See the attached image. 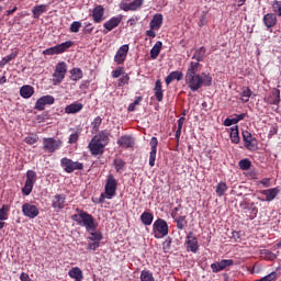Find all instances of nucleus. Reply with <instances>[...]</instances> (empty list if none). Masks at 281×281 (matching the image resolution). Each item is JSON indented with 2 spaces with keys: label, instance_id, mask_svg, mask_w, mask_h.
<instances>
[{
  "label": "nucleus",
  "instance_id": "5701e85b",
  "mask_svg": "<svg viewBox=\"0 0 281 281\" xmlns=\"http://www.w3.org/2000/svg\"><path fill=\"white\" fill-rule=\"evenodd\" d=\"M85 109V105L82 103L74 102L65 108V113L68 115H74L76 113H80Z\"/></svg>",
  "mask_w": 281,
  "mask_h": 281
},
{
  "label": "nucleus",
  "instance_id": "f8f14e48",
  "mask_svg": "<svg viewBox=\"0 0 281 281\" xmlns=\"http://www.w3.org/2000/svg\"><path fill=\"white\" fill-rule=\"evenodd\" d=\"M149 146L151 148L149 151V166L150 168H155V161H157V146H159V140L157 137H151Z\"/></svg>",
  "mask_w": 281,
  "mask_h": 281
},
{
  "label": "nucleus",
  "instance_id": "473e14b6",
  "mask_svg": "<svg viewBox=\"0 0 281 281\" xmlns=\"http://www.w3.org/2000/svg\"><path fill=\"white\" fill-rule=\"evenodd\" d=\"M162 43L160 41L156 42V44L153 46V48L150 49V58L153 60L157 59V57L159 56V54H161V47H162Z\"/></svg>",
  "mask_w": 281,
  "mask_h": 281
},
{
  "label": "nucleus",
  "instance_id": "39448f33",
  "mask_svg": "<svg viewBox=\"0 0 281 281\" xmlns=\"http://www.w3.org/2000/svg\"><path fill=\"white\" fill-rule=\"evenodd\" d=\"M168 222L164 218H158L153 224L154 238H164L168 236Z\"/></svg>",
  "mask_w": 281,
  "mask_h": 281
},
{
  "label": "nucleus",
  "instance_id": "8fccbe9b",
  "mask_svg": "<svg viewBox=\"0 0 281 281\" xmlns=\"http://www.w3.org/2000/svg\"><path fill=\"white\" fill-rule=\"evenodd\" d=\"M272 10L274 14H278V16H281V1L274 0L272 2Z\"/></svg>",
  "mask_w": 281,
  "mask_h": 281
},
{
  "label": "nucleus",
  "instance_id": "9d476101",
  "mask_svg": "<svg viewBox=\"0 0 281 281\" xmlns=\"http://www.w3.org/2000/svg\"><path fill=\"white\" fill-rule=\"evenodd\" d=\"M22 214L23 216H26V218H36L41 214V211L38 210V206L26 202L22 205Z\"/></svg>",
  "mask_w": 281,
  "mask_h": 281
},
{
  "label": "nucleus",
  "instance_id": "0e129e2a",
  "mask_svg": "<svg viewBox=\"0 0 281 281\" xmlns=\"http://www.w3.org/2000/svg\"><path fill=\"white\" fill-rule=\"evenodd\" d=\"M20 280L21 281H31L32 279L30 278V274L25 273V272H22L20 274Z\"/></svg>",
  "mask_w": 281,
  "mask_h": 281
},
{
  "label": "nucleus",
  "instance_id": "b1692460",
  "mask_svg": "<svg viewBox=\"0 0 281 281\" xmlns=\"http://www.w3.org/2000/svg\"><path fill=\"white\" fill-rule=\"evenodd\" d=\"M117 144L121 146V148H133V146H135V140L132 138V136L124 135L117 139Z\"/></svg>",
  "mask_w": 281,
  "mask_h": 281
},
{
  "label": "nucleus",
  "instance_id": "37998d69",
  "mask_svg": "<svg viewBox=\"0 0 281 281\" xmlns=\"http://www.w3.org/2000/svg\"><path fill=\"white\" fill-rule=\"evenodd\" d=\"M251 89L249 88V87H247V88H243V91H241V93H240V97H241V101L244 102V103H247V102H249V98H251Z\"/></svg>",
  "mask_w": 281,
  "mask_h": 281
},
{
  "label": "nucleus",
  "instance_id": "f03ea898",
  "mask_svg": "<svg viewBox=\"0 0 281 281\" xmlns=\"http://www.w3.org/2000/svg\"><path fill=\"white\" fill-rule=\"evenodd\" d=\"M76 212L77 214L71 215V221L77 223V225H80V227H85L86 232L98 229V224L95 223L93 215L80 209H76Z\"/></svg>",
  "mask_w": 281,
  "mask_h": 281
},
{
  "label": "nucleus",
  "instance_id": "a211bd4d",
  "mask_svg": "<svg viewBox=\"0 0 281 281\" xmlns=\"http://www.w3.org/2000/svg\"><path fill=\"white\" fill-rule=\"evenodd\" d=\"M188 251H192V254H196L199 251V239L189 233L186 240Z\"/></svg>",
  "mask_w": 281,
  "mask_h": 281
},
{
  "label": "nucleus",
  "instance_id": "4be33fe9",
  "mask_svg": "<svg viewBox=\"0 0 281 281\" xmlns=\"http://www.w3.org/2000/svg\"><path fill=\"white\" fill-rule=\"evenodd\" d=\"M111 134L106 130H103V131L99 132L98 135L93 136L92 139L98 142L99 144H102L103 146H109V136Z\"/></svg>",
  "mask_w": 281,
  "mask_h": 281
},
{
  "label": "nucleus",
  "instance_id": "c9c22d12",
  "mask_svg": "<svg viewBox=\"0 0 281 281\" xmlns=\"http://www.w3.org/2000/svg\"><path fill=\"white\" fill-rule=\"evenodd\" d=\"M231 142L233 144H240V136L238 134V125L231 128Z\"/></svg>",
  "mask_w": 281,
  "mask_h": 281
},
{
  "label": "nucleus",
  "instance_id": "c85d7f7f",
  "mask_svg": "<svg viewBox=\"0 0 281 281\" xmlns=\"http://www.w3.org/2000/svg\"><path fill=\"white\" fill-rule=\"evenodd\" d=\"M173 223L178 229L183 231L184 227H188V220L186 215H178L173 217Z\"/></svg>",
  "mask_w": 281,
  "mask_h": 281
},
{
  "label": "nucleus",
  "instance_id": "20e7f679",
  "mask_svg": "<svg viewBox=\"0 0 281 281\" xmlns=\"http://www.w3.org/2000/svg\"><path fill=\"white\" fill-rule=\"evenodd\" d=\"M60 167L65 172L71 175L76 170H85V165L80 161H74L71 158L64 157L60 159Z\"/></svg>",
  "mask_w": 281,
  "mask_h": 281
},
{
  "label": "nucleus",
  "instance_id": "393cba45",
  "mask_svg": "<svg viewBox=\"0 0 281 281\" xmlns=\"http://www.w3.org/2000/svg\"><path fill=\"white\" fill-rule=\"evenodd\" d=\"M69 278L75 281H82L85 280V274L82 273V269L79 267H74L68 271Z\"/></svg>",
  "mask_w": 281,
  "mask_h": 281
},
{
  "label": "nucleus",
  "instance_id": "864d4df0",
  "mask_svg": "<svg viewBox=\"0 0 281 281\" xmlns=\"http://www.w3.org/2000/svg\"><path fill=\"white\" fill-rule=\"evenodd\" d=\"M139 21V15H133L132 18H130L127 20V25H130V27H135V25H137Z\"/></svg>",
  "mask_w": 281,
  "mask_h": 281
},
{
  "label": "nucleus",
  "instance_id": "58836bf2",
  "mask_svg": "<svg viewBox=\"0 0 281 281\" xmlns=\"http://www.w3.org/2000/svg\"><path fill=\"white\" fill-rule=\"evenodd\" d=\"M113 166L116 172H122L124 168H126V161L122 160L121 158H115L113 161Z\"/></svg>",
  "mask_w": 281,
  "mask_h": 281
},
{
  "label": "nucleus",
  "instance_id": "0eeeda50",
  "mask_svg": "<svg viewBox=\"0 0 281 281\" xmlns=\"http://www.w3.org/2000/svg\"><path fill=\"white\" fill-rule=\"evenodd\" d=\"M60 148H63V140L54 137L43 138V150H45V153H56V150H60Z\"/></svg>",
  "mask_w": 281,
  "mask_h": 281
},
{
  "label": "nucleus",
  "instance_id": "a878e982",
  "mask_svg": "<svg viewBox=\"0 0 281 281\" xmlns=\"http://www.w3.org/2000/svg\"><path fill=\"white\" fill-rule=\"evenodd\" d=\"M173 80L181 81L183 80V72L179 70L171 71L165 79L166 85H171Z\"/></svg>",
  "mask_w": 281,
  "mask_h": 281
},
{
  "label": "nucleus",
  "instance_id": "ea45409f",
  "mask_svg": "<svg viewBox=\"0 0 281 281\" xmlns=\"http://www.w3.org/2000/svg\"><path fill=\"white\" fill-rule=\"evenodd\" d=\"M71 74V80H74L75 82H78V80H82V69L80 68H74L70 70Z\"/></svg>",
  "mask_w": 281,
  "mask_h": 281
},
{
  "label": "nucleus",
  "instance_id": "79ce46f5",
  "mask_svg": "<svg viewBox=\"0 0 281 281\" xmlns=\"http://www.w3.org/2000/svg\"><path fill=\"white\" fill-rule=\"evenodd\" d=\"M140 281H155V277L150 270H143L140 272Z\"/></svg>",
  "mask_w": 281,
  "mask_h": 281
},
{
  "label": "nucleus",
  "instance_id": "a19ab883",
  "mask_svg": "<svg viewBox=\"0 0 281 281\" xmlns=\"http://www.w3.org/2000/svg\"><path fill=\"white\" fill-rule=\"evenodd\" d=\"M10 214V205L4 204L0 209V221H8V215Z\"/></svg>",
  "mask_w": 281,
  "mask_h": 281
},
{
  "label": "nucleus",
  "instance_id": "e2e57ef3",
  "mask_svg": "<svg viewBox=\"0 0 281 281\" xmlns=\"http://www.w3.org/2000/svg\"><path fill=\"white\" fill-rule=\"evenodd\" d=\"M157 30H153V29H149L148 31H146V36H148L149 38H155L157 36Z\"/></svg>",
  "mask_w": 281,
  "mask_h": 281
},
{
  "label": "nucleus",
  "instance_id": "338daca9",
  "mask_svg": "<svg viewBox=\"0 0 281 281\" xmlns=\"http://www.w3.org/2000/svg\"><path fill=\"white\" fill-rule=\"evenodd\" d=\"M233 124H236V121H234V119H226L224 121V126H233Z\"/></svg>",
  "mask_w": 281,
  "mask_h": 281
},
{
  "label": "nucleus",
  "instance_id": "dca6fc26",
  "mask_svg": "<svg viewBox=\"0 0 281 281\" xmlns=\"http://www.w3.org/2000/svg\"><path fill=\"white\" fill-rule=\"evenodd\" d=\"M234 266V260L232 259H223L220 262H214L211 265V269L213 273H218L221 271H225L227 267H233Z\"/></svg>",
  "mask_w": 281,
  "mask_h": 281
},
{
  "label": "nucleus",
  "instance_id": "69168bd1",
  "mask_svg": "<svg viewBox=\"0 0 281 281\" xmlns=\"http://www.w3.org/2000/svg\"><path fill=\"white\" fill-rule=\"evenodd\" d=\"M16 58V53H11L10 55L5 56V63H11V60H14Z\"/></svg>",
  "mask_w": 281,
  "mask_h": 281
},
{
  "label": "nucleus",
  "instance_id": "c756f323",
  "mask_svg": "<svg viewBox=\"0 0 281 281\" xmlns=\"http://www.w3.org/2000/svg\"><path fill=\"white\" fill-rule=\"evenodd\" d=\"M155 97L157 102L164 101V89L161 88V80H157L154 88Z\"/></svg>",
  "mask_w": 281,
  "mask_h": 281
},
{
  "label": "nucleus",
  "instance_id": "cd10ccee",
  "mask_svg": "<svg viewBox=\"0 0 281 281\" xmlns=\"http://www.w3.org/2000/svg\"><path fill=\"white\" fill-rule=\"evenodd\" d=\"M261 194L266 196V201L271 202L273 201V199H276V196H278V194H280V189L278 188L267 189L261 191Z\"/></svg>",
  "mask_w": 281,
  "mask_h": 281
},
{
  "label": "nucleus",
  "instance_id": "6e6552de",
  "mask_svg": "<svg viewBox=\"0 0 281 281\" xmlns=\"http://www.w3.org/2000/svg\"><path fill=\"white\" fill-rule=\"evenodd\" d=\"M65 76H67V63L59 61L55 66V71L53 74V82L54 85H60L65 80Z\"/></svg>",
  "mask_w": 281,
  "mask_h": 281
},
{
  "label": "nucleus",
  "instance_id": "423d86ee",
  "mask_svg": "<svg viewBox=\"0 0 281 281\" xmlns=\"http://www.w3.org/2000/svg\"><path fill=\"white\" fill-rule=\"evenodd\" d=\"M74 47V43L71 41L64 42L59 45L46 48L43 54L44 56H55L58 54H65L67 49Z\"/></svg>",
  "mask_w": 281,
  "mask_h": 281
},
{
  "label": "nucleus",
  "instance_id": "680f3d73",
  "mask_svg": "<svg viewBox=\"0 0 281 281\" xmlns=\"http://www.w3.org/2000/svg\"><path fill=\"white\" fill-rule=\"evenodd\" d=\"M245 117H247V113H241V114L235 115L233 120L235 121V124H238V122H240L241 120H245Z\"/></svg>",
  "mask_w": 281,
  "mask_h": 281
},
{
  "label": "nucleus",
  "instance_id": "e433bc0d",
  "mask_svg": "<svg viewBox=\"0 0 281 281\" xmlns=\"http://www.w3.org/2000/svg\"><path fill=\"white\" fill-rule=\"evenodd\" d=\"M87 232L91 236V237H88V240H93L95 243H100V240H102V233H100V231L92 229Z\"/></svg>",
  "mask_w": 281,
  "mask_h": 281
},
{
  "label": "nucleus",
  "instance_id": "f3484780",
  "mask_svg": "<svg viewBox=\"0 0 281 281\" xmlns=\"http://www.w3.org/2000/svg\"><path fill=\"white\" fill-rule=\"evenodd\" d=\"M54 102H56V99L53 95H43L36 101L35 109L37 111H45V106H47V104H54Z\"/></svg>",
  "mask_w": 281,
  "mask_h": 281
},
{
  "label": "nucleus",
  "instance_id": "ddd939ff",
  "mask_svg": "<svg viewBox=\"0 0 281 281\" xmlns=\"http://www.w3.org/2000/svg\"><path fill=\"white\" fill-rule=\"evenodd\" d=\"M122 19H124L123 15H117V16L111 18L108 22H105L103 24V27L105 29L103 31V34H109V32H113L115 27H119L120 23H122Z\"/></svg>",
  "mask_w": 281,
  "mask_h": 281
},
{
  "label": "nucleus",
  "instance_id": "aec40b11",
  "mask_svg": "<svg viewBox=\"0 0 281 281\" xmlns=\"http://www.w3.org/2000/svg\"><path fill=\"white\" fill-rule=\"evenodd\" d=\"M66 202L67 196H65V194H56L53 198L52 207H54V210H63Z\"/></svg>",
  "mask_w": 281,
  "mask_h": 281
},
{
  "label": "nucleus",
  "instance_id": "49530a36",
  "mask_svg": "<svg viewBox=\"0 0 281 281\" xmlns=\"http://www.w3.org/2000/svg\"><path fill=\"white\" fill-rule=\"evenodd\" d=\"M240 170H249L251 168V160L249 159H241L238 164Z\"/></svg>",
  "mask_w": 281,
  "mask_h": 281
},
{
  "label": "nucleus",
  "instance_id": "4468645a",
  "mask_svg": "<svg viewBox=\"0 0 281 281\" xmlns=\"http://www.w3.org/2000/svg\"><path fill=\"white\" fill-rule=\"evenodd\" d=\"M88 148L91 155H93L94 157H98V155H104V148H106V146H104L101 143H98V140L92 138L88 145Z\"/></svg>",
  "mask_w": 281,
  "mask_h": 281
},
{
  "label": "nucleus",
  "instance_id": "4c0bfd02",
  "mask_svg": "<svg viewBox=\"0 0 281 281\" xmlns=\"http://www.w3.org/2000/svg\"><path fill=\"white\" fill-rule=\"evenodd\" d=\"M228 187L226 182H220L216 186L215 192L217 196H225V192H227Z\"/></svg>",
  "mask_w": 281,
  "mask_h": 281
},
{
  "label": "nucleus",
  "instance_id": "de8ad7c7",
  "mask_svg": "<svg viewBox=\"0 0 281 281\" xmlns=\"http://www.w3.org/2000/svg\"><path fill=\"white\" fill-rule=\"evenodd\" d=\"M248 210L250 211L249 220L254 221V218H256V216H258V206H256L254 203H251L248 206Z\"/></svg>",
  "mask_w": 281,
  "mask_h": 281
},
{
  "label": "nucleus",
  "instance_id": "2f4dec72",
  "mask_svg": "<svg viewBox=\"0 0 281 281\" xmlns=\"http://www.w3.org/2000/svg\"><path fill=\"white\" fill-rule=\"evenodd\" d=\"M269 104H274L278 105L280 104V89H272L269 100H268Z\"/></svg>",
  "mask_w": 281,
  "mask_h": 281
},
{
  "label": "nucleus",
  "instance_id": "9b49d317",
  "mask_svg": "<svg viewBox=\"0 0 281 281\" xmlns=\"http://www.w3.org/2000/svg\"><path fill=\"white\" fill-rule=\"evenodd\" d=\"M244 146L247 150H254L258 148V139L250 134L249 131L243 132Z\"/></svg>",
  "mask_w": 281,
  "mask_h": 281
},
{
  "label": "nucleus",
  "instance_id": "412c9836",
  "mask_svg": "<svg viewBox=\"0 0 281 281\" xmlns=\"http://www.w3.org/2000/svg\"><path fill=\"white\" fill-rule=\"evenodd\" d=\"M92 19L94 23H102L104 21V7L102 5H97L92 10Z\"/></svg>",
  "mask_w": 281,
  "mask_h": 281
},
{
  "label": "nucleus",
  "instance_id": "603ef678",
  "mask_svg": "<svg viewBox=\"0 0 281 281\" xmlns=\"http://www.w3.org/2000/svg\"><path fill=\"white\" fill-rule=\"evenodd\" d=\"M131 80V77L128 76V74L122 76L120 79H119V82H117V87H124V85H128V81Z\"/></svg>",
  "mask_w": 281,
  "mask_h": 281
},
{
  "label": "nucleus",
  "instance_id": "7ed1b4c3",
  "mask_svg": "<svg viewBox=\"0 0 281 281\" xmlns=\"http://www.w3.org/2000/svg\"><path fill=\"white\" fill-rule=\"evenodd\" d=\"M117 192V180L113 173L108 175L104 192L99 198V203H104V199H113Z\"/></svg>",
  "mask_w": 281,
  "mask_h": 281
},
{
  "label": "nucleus",
  "instance_id": "72a5a7b5",
  "mask_svg": "<svg viewBox=\"0 0 281 281\" xmlns=\"http://www.w3.org/2000/svg\"><path fill=\"white\" fill-rule=\"evenodd\" d=\"M34 19H38L41 14H45L47 12V4H38L35 5L32 10Z\"/></svg>",
  "mask_w": 281,
  "mask_h": 281
},
{
  "label": "nucleus",
  "instance_id": "4d7b16f0",
  "mask_svg": "<svg viewBox=\"0 0 281 281\" xmlns=\"http://www.w3.org/2000/svg\"><path fill=\"white\" fill-rule=\"evenodd\" d=\"M79 137H80V133H78V132L72 133V134H70V136L68 138V143L76 144V142H78Z\"/></svg>",
  "mask_w": 281,
  "mask_h": 281
},
{
  "label": "nucleus",
  "instance_id": "2eb2a0df",
  "mask_svg": "<svg viewBox=\"0 0 281 281\" xmlns=\"http://www.w3.org/2000/svg\"><path fill=\"white\" fill-rule=\"evenodd\" d=\"M126 56H128V44H124L117 49L114 56V63L116 65H124Z\"/></svg>",
  "mask_w": 281,
  "mask_h": 281
},
{
  "label": "nucleus",
  "instance_id": "f704fd0d",
  "mask_svg": "<svg viewBox=\"0 0 281 281\" xmlns=\"http://www.w3.org/2000/svg\"><path fill=\"white\" fill-rule=\"evenodd\" d=\"M155 218V215H153V213L150 212H144L142 215H140V221L143 223V225H153V221Z\"/></svg>",
  "mask_w": 281,
  "mask_h": 281
},
{
  "label": "nucleus",
  "instance_id": "c03bdc74",
  "mask_svg": "<svg viewBox=\"0 0 281 281\" xmlns=\"http://www.w3.org/2000/svg\"><path fill=\"white\" fill-rule=\"evenodd\" d=\"M92 131L93 133H98L100 131V126H102V117L97 116L94 120L91 122Z\"/></svg>",
  "mask_w": 281,
  "mask_h": 281
},
{
  "label": "nucleus",
  "instance_id": "f257e3e1",
  "mask_svg": "<svg viewBox=\"0 0 281 281\" xmlns=\"http://www.w3.org/2000/svg\"><path fill=\"white\" fill-rule=\"evenodd\" d=\"M207 49L204 46L195 49L192 60L190 61L184 80L191 91H199L202 87H212V76L210 74H199V69L201 68V63H203L205 58V54Z\"/></svg>",
  "mask_w": 281,
  "mask_h": 281
},
{
  "label": "nucleus",
  "instance_id": "6ab92c4d",
  "mask_svg": "<svg viewBox=\"0 0 281 281\" xmlns=\"http://www.w3.org/2000/svg\"><path fill=\"white\" fill-rule=\"evenodd\" d=\"M161 25H164V15L161 13H156L149 22V27L150 30L159 32V30H161Z\"/></svg>",
  "mask_w": 281,
  "mask_h": 281
},
{
  "label": "nucleus",
  "instance_id": "09e8293b",
  "mask_svg": "<svg viewBox=\"0 0 281 281\" xmlns=\"http://www.w3.org/2000/svg\"><path fill=\"white\" fill-rule=\"evenodd\" d=\"M25 144H29V146H33V144H36L38 142V136L36 134L26 136L24 138Z\"/></svg>",
  "mask_w": 281,
  "mask_h": 281
},
{
  "label": "nucleus",
  "instance_id": "774afa93",
  "mask_svg": "<svg viewBox=\"0 0 281 281\" xmlns=\"http://www.w3.org/2000/svg\"><path fill=\"white\" fill-rule=\"evenodd\" d=\"M267 258H268L269 260H276V258H278V256H276V254L269 251V252L267 254Z\"/></svg>",
  "mask_w": 281,
  "mask_h": 281
},
{
  "label": "nucleus",
  "instance_id": "bb28decb",
  "mask_svg": "<svg viewBox=\"0 0 281 281\" xmlns=\"http://www.w3.org/2000/svg\"><path fill=\"white\" fill-rule=\"evenodd\" d=\"M20 95L21 98H24V100H29V98H32L34 95V87L30 85H24L20 88Z\"/></svg>",
  "mask_w": 281,
  "mask_h": 281
},
{
  "label": "nucleus",
  "instance_id": "3c124183",
  "mask_svg": "<svg viewBox=\"0 0 281 281\" xmlns=\"http://www.w3.org/2000/svg\"><path fill=\"white\" fill-rule=\"evenodd\" d=\"M80 27H82V23L79 21H75L70 24V32L78 34V32H80Z\"/></svg>",
  "mask_w": 281,
  "mask_h": 281
},
{
  "label": "nucleus",
  "instance_id": "a18cd8bd",
  "mask_svg": "<svg viewBox=\"0 0 281 281\" xmlns=\"http://www.w3.org/2000/svg\"><path fill=\"white\" fill-rule=\"evenodd\" d=\"M144 5V0H133L130 2L131 12H136V10H139Z\"/></svg>",
  "mask_w": 281,
  "mask_h": 281
},
{
  "label": "nucleus",
  "instance_id": "7c9ffc66",
  "mask_svg": "<svg viewBox=\"0 0 281 281\" xmlns=\"http://www.w3.org/2000/svg\"><path fill=\"white\" fill-rule=\"evenodd\" d=\"M263 23L266 27H273L276 23H278V18H276V14L273 13H267L263 16Z\"/></svg>",
  "mask_w": 281,
  "mask_h": 281
},
{
  "label": "nucleus",
  "instance_id": "1a4fd4ad",
  "mask_svg": "<svg viewBox=\"0 0 281 281\" xmlns=\"http://www.w3.org/2000/svg\"><path fill=\"white\" fill-rule=\"evenodd\" d=\"M34 183H36V171L27 170L25 184L22 188L24 196H30V194H32V190H34Z\"/></svg>",
  "mask_w": 281,
  "mask_h": 281
},
{
  "label": "nucleus",
  "instance_id": "bf43d9fd",
  "mask_svg": "<svg viewBox=\"0 0 281 281\" xmlns=\"http://www.w3.org/2000/svg\"><path fill=\"white\" fill-rule=\"evenodd\" d=\"M93 32V25L91 23H85L83 34H91Z\"/></svg>",
  "mask_w": 281,
  "mask_h": 281
},
{
  "label": "nucleus",
  "instance_id": "5fc2aeb1",
  "mask_svg": "<svg viewBox=\"0 0 281 281\" xmlns=\"http://www.w3.org/2000/svg\"><path fill=\"white\" fill-rule=\"evenodd\" d=\"M120 9L123 10L124 12H131V2L123 0L120 3Z\"/></svg>",
  "mask_w": 281,
  "mask_h": 281
},
{
  "label": "nucleus",
  "instance_id": "6e6d98bb",
  "mask_svg": "<svg viewBox=\"0 0 281 281\" xmlns=\"http://www.w3.org/2000/svg\"><path fill=\"white\" fill-rule=\"evenodd\" d=\"M120 76H124V68L119 67L112 71V78H120Z\"/></svg>",
  "mask_w": 281,
  "mask_h": 281
},
{
  "label": "nucleus",
  "instance_id": "052dcab7",
  "mask_svg": "<svg viewBox=\"0 0 281 281\" xmlns=\"http://www.w3.org/2000/svg\"><path fill=\"white\" fill-rule=\"evenodd\" d=\"M182 205L179 204L178 206H176L172 211H171V217L172 218H177V216H179V210H182Z\"/></svg>",
  "mask_w": 281,
  "mask_h": 281
},
{
  "label": "nucleus",
  "instance_id": "13d9d810",
  "mask_svg": "<svg viewBox=\"0 0 281 281\" xmlns=\"http://www.w3.org/2000/svg\"><path fill=\"white\" fill-rule=\"evenodd\" d=\"M98 247H100V241H92V243L88 244L87 250L88 251H95V249H98Z\"/></svg>",
  "mask_w": 281,
  "mask_h": 281
}]
</instances>
